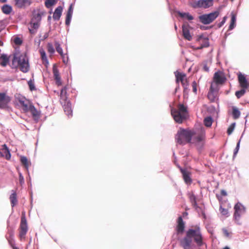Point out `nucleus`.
<instances>
[{
    "instance_id": "12",
    "label": "nucleus",
    "mask_w": 249,
    "mask_h": 249,
    "mask_svg": "<svg viewBox=\"0 0 249 249\" xmlns=\"http://www.w3.org/2000/svg\"><path fill=\"white\" fill-rule=\"evenodd\" d=\"M175 73L177 82L180 81L184 89H187L189 86V83L186 78V74L177 71Z\"/></svg>"
},
{
    "instance_id": "1",
    "label": "nucleus",
    "mask_w": 249,
    "mask_h": 249,
    "mask_svg": "<svg viewBox=\"0 0 249 249\" xmlns=\"http://www.w3.org/2000/svg\"><path fill=\"white\" fill-rule=\"evenodd\" d=\"M193 240L198 247L204 244L201 230L198 225L192 226L186 231L185 236L180 240V246L183 249H193Z\"/></svg>"
},
{
    "instance_id": "22",
    "label": "nucleus",
    "mask_w": 249,
    "mask_h": 249,
    "mask_svg": "<svg viewBox=\"0 0 249 249\" xmlns=\"http://www.w3.org/2000/svg\"><path fill=\"white\" fill-rule=\"evenodd\" d=\"M197 41L199 42L202 41V44L199 47H197L196 49L200 50L203 48L208 47L209 46V40L208 38H203L202 36H199L197 39Z\"/></svg>"
},
{
    "instance_id": "17",
    "label": "nucleus",
    "mask_w": 249,
    "mask_h": 249,
    "mask_svg": "<svg viewBox=\"0 0 249 249\" xmlns=\"http://www.w3.org/2000/svg\"><path fill=\"white\" fill-rule=\"evenodd\" d=\"M45 14V12L43 11L40 10V9H36L33 11V17L31 20L40 22L41 20L42 16Z\"/></svg>"
},
{
    "instance_id": "15",
    "label": "nucleus",
    "mask_w": 249,
    "mask_h": 249,
    "mask_svg": "<svg viewBox=\"0 0 249 249\" xmlns=\"http://www.w3.org/2000/svg\"><path fill=\"white\" fill-rule=\"evenodd\" d=\"M185 230V223L181 216L178 217L177 220V225L176 227V231L178 234H182Z\"/></svg>"
},
{
    "instance_id": "55",
    "label": "nucleus",
    "mask_w": 249,
    "mask_h": 249,
    "mask_svg": "<svg viewBox=\"0 0 249 249\" xmlns=\"http://www.w3.org/2000/svg\"><path fill=\"white\" fill-rule=\"evenodd\" d=\"M72 11H73L72 5H71L69 8L67 13H70V14H72Z\"/></svg>"
},
{
    "instance_id": "21",
    "label": "nucleus",
    "mask_w": 249,
    "mask_h": 249,
    "mask_svg": "<svg viewBox=\"0 0 249 249\" xmlns=\"http://www.w3.org/2000/svg\"><path fill=\"white\" fill-rule=\"evenodd\" d=\"M15 5L18 8L29 6L32 3L30 0H14Z\"/></svg>"
},
{
    "instance_id": "36",
    "label": "nucleus",
    "mask_w": 249,
    "mask_h": 249,
    "mask_svg": "<svg viewBox=\"0 0 249 249\" xmlns=\"http://www.w3.org/2000/svg\"><path fill=\"white\" fill-rule=\"evenodd\" d=\"M212 123L213 120L211 117H207L204 120V124L207 127H210L212 124Z\"/></svg>"
},
{
    "instance_id": "8",
    "label": "nucleus",
    "mask_w": 249,
    "mask_h": 249,
    "mask_svg": "<svg viewBox=\"0 0 249 249\" xmlns=\"http://www.w3.org/2000/svg\"><path fill=\"white\" fill-rule=\"evenodd\" d=\"M193 137V143L196 144L203 143L206 138L204 128L201 127L196 131H195V135Z\"/></svg>"
},
{
    "instance_id": "4",
    "label": "nucleus",
    "mask_w": 249,
    "mask_h": 249,
    "mask_svg": "<svg viewBox=\"0 0 249 249\" xmlns=\"http://www.w3.org/2000/svg\"><path fill=\"white\" fill-rule=\"evenodd\" d=\"M188 114L187 107L183 104H179L178 109L172 108L171 115L174 120L179 124L182 123Z\"/></svg>"
},
{
    "instance_id": "37",
    "label": "nucleus",
    "mask_w": 249,
    "mask_h": 249,
    "mask_svg": "<svg viewBox=\"0 0 249 249\" xmlns=\"http://www.w3.org/2000/svg\"><path fill=\"white\" fill-rule=\"evenodd\" d=\"M54 46L56 49V50L58 53L60 55H62L63 54V50L62 48L60 46V44H59V42L58 41H55L54 42Z\"/></svg>"
},
{
    "instance_id": "64",
    "label": "nucleus",
    "mask_w": 249,
    "mask_h": 249,
    "mask_svg": "<svg viewBox=\"0 0 249 249\" xmlns=\"http://www.w3.org/2000/svg\"><path fill=\"white\" fill-rule=\"evenodd\" d=\"M223 249H230L228 247H225Z\"/></svg>"
},
{
    "instance_id": "23",
    "label": "nucleus",
    "mask_w": 249,
    "mask_h": 249,
    "mask_svg": "<svg viewBox=\"0 0 249 249\" xmlns=\"http://www.w3.org/2000/svg\"><path fill=\"white\" fill-rule=\"evenodd\" d=\"M39 25V22L31 20L30 22V27L29 28L30 33L33 35L35 34Z\"/></svg>"
},
{
    "instance_id": "14",
    "label": "nucleus",
    "mask_w": 249,
    "mask_h": 249,
    "mask_svg": "<svg viewBox=\"0 0 249 249\" xmlns=\"http://www.w3.org/2000/svg\"><path fill=\"white\" fill-rule=\"evenodd\" d=\"M180 171L182 175L183 179L185 183L187 185H190L192 183V179L191 178V173L186 169H183L178 166Z\"/></svg>"
},
{
    "instance_id": "27",
    "label": "nucleus",
    "mask_w": 249,
    "mask_h": 249,
    "mask_svg": "<svg viewBox=\"0 0 249 249\" xmlns=\"http://www.w3.org/2000/svg\"><path fill=\"white\" fill-rule=\"evenodd\" d=\"M64 110L66 113V115L69 117L72 116V109L71 107V104L69 102H67L64 105Z\"/></svg>"
},
{
    "instance_id": "31",
    "label": "nucleus",
    "mask_w": 249,
    "mask_h": 249,
    "mask_svg": "<svg viewBox=\"0 0 249 249\" xmlns=\"http://www.w3.org/2000/svg\"><path fill=\"white\" fill-rule=\"evenodd\" d=\"M20 160L22 165L24 166L26 169H28L30 165V163L28 159L25 156H21Z\"/></svg>"
},
{
    "instance_id": "56",
    "label": "nucleus",
    "mask_w": 249,
    "mask_h": 249,
    "mask_svg": "<svg viewBox=\"0 0 249 249\" xmlns=\"http://www.w3.org/2000/svg\"><path fill=\"white\" fill-rule=\"evenodd\" d=\"M9 245H10V246L13 249H18V248L17 247L15 246V241H14L13 242H12V244H9Z\"/></svg>"
},
{
    "instance_id": "58",
    "label": "nucleus",
    "mask_w": 249,
    "mask_h": 249,
    "mask_svg": "<svg viewBox=\"0 0 249 249\" xmlns=\"http://www.w3.org/2000/svg\"><path fill=\"white\" fill-rule=\"evenodd\" d=\"M19 181L22 183L24 182V178L21 175V174H19Z\"/></svg>"
},
{
    "instance_id": "26",
    "label": "nucleus",
    "mask_w": 249,
    "mask_h": 249,
    "mask_svg": "<svg viewBox=\"0 0 249 249\" xmlns=\"http://www.w3.org/2000/svg\"><path fill=\"white\" fill-rule=\"evenodd\" d=\"M13 193L10 195L9 199L12 207H14L18 203L17 195L16 192L12 191Z\"/></svg>"
},
{
    "instance_id": "52",
    "label": "nucleus",
    "mask_w": 249,
    "mask_h": 249,
    "mask_svg": "<svg viewBox=\"0 0 249 249\" xmlns=\"http://www.w3.org/2000/svg\"><path fill=\"white\" fill-rule=\"evenodd\" d=\"M193 91L195 93H197V83L196 81H193L192 83Z\"/></svg>"
},
{
    "instance_id": "2",
    "label": "nucleus",
    "mask_w": 249,
    "mask_h": 249,
    "mask_svg": "<svg viewBox=\"0 0 249 249\" xmlns=\"http://www.w3.org/2000/svg\"><path fill=\"white\" fill-rule=\"evenodd\" d=\"M195 134V130L193 129L180 128L175 136L176 141L180 145L191 143L192 138Z\"/></svg>"
},
{
    "instance_id": "42",
    "label": "nucleus",
    "mask_w": 249,
    "mask_h": 249,
    "mask_svg": "<svg viewBox=\"0 0 249 249\" xmlns=\"http://www.w3.org/2000/svg\"><path fill=\"white\" fill-rule=\"evenodd\" d=\"M56 2V0H47L45 2V5L47 8H50L54 5Z\"/></svg>"
},
{
    "instance_id": "20",
    "label": "nucleus",
    "mask_w": 249,
    "mask_h": 249,
    "mask_svg": "<svg viewBox=\"0 0 249 249\" xmlns=\"http://www.w3.org/2000/svg\"><path fill=\"white\" fill-rule=\"evenodd\" d=\"M14 229L11 227H8L7 232L5 235L6 239L8 240L9 244H12L15 241L14 238Z\"/></svg>"
},
{
    "instance_id": "13",
    "label": "nucleus",
    "mask_w": 249,
    "mask_h": 249,
    "mask_svg": "<svg viewBox=\"0 0 249 249\" xmlns=\"http://www.w3.org/2000/svg\"><path fill=\"white\" fill-rule=\"evenodd\" d=\"M219 90V88L217 86L211 85L210 90L208 93V98L211 102H214L217 96V92Z\"/></svg>"
},
{
    "instance_id": "49",
    "label": "nucleus",
    "mask_w": 249,
    "mask_h": 249,
    "mask_svg": "<svg viewBox=\"0 0 249 249\" xmlns=\"http://www.w3.org/2000/svg\"><path fill=\"white\" fill-rule=\"evenodd\" d=\"M48 36H49V33L48 32L45 33V34H44V35L42 36H40L39 37L40 38V39L39 40V44H40V43L41 41H43L45 39H47L48 37Z\"/></svg>"
},
{
    "instance_id": "28",
    "label": "nucleus",
    "mask_w": 249,
    "mask_h": 249,
    "mask_svg": "<svg viewBox=\"0 0 249 249\" xmlns=\"http://www.w3.org/2000/svg\"><path fill=\"white\" fill-rule=\"evenodd\" d=\"M9 62V58L6 54H2L0 57V65L5 67Z\"/></svg>"
},
{
    "instance_id": "32",
    "label": "nucleus",
    "mask_w": 249,
    "mask_h": 249,
    "mask_svg": "<svg viewBox=\"0 0 249 249\" xmlns=\"http://www.w3.org/2000/svg\"><path fill=\"white\" fill-rule=\"evenodd\" d=\"M1 10L2 12L5 14H9L12 10V8L11 6L7 5V4H4L1 8Z\"/></svg>"
},
{
    "instance_id": "40",
    "label": "nucleus",
    "mask_w": 249,
    "mask_h": 249,
    "mask_svg": "<svg viewBox=\"0 0 249 249\" xmlns=\"http://www.w3.org/2000/svg\"><path fill=\"white\" fill-rule=\"evenodd\" d=\"M47 51L51 54H53L55 52L54 49L53 44L51 43H48L47 45Z\"/></svg>"
},
{
    "instance_id": "25",
    "label": "nucleus",
    "mask_w": 249,
    "mask_h": 249,
    "mask_svg": "<svg viewBox=\"0 0 249 249\" xmlns=\"http://www.w3.org/2000/svg\"><path fill=\"white\" fill-rule=\"evenodd\" d=\"M62 12V7L61 6H58L57 7L53 14V18L54 20H58L60 19Z\"/></svg>"
},
{
    "instance_id": "5",
    "label": "nucleus",
    "mask_w": 249,
    "mask_h": 249,
    "mask_svg": "<svg viewBox=\"0 0 249 249\" xmlns=\"http://www.w3.org/2000/svg\"><path fill=\"white\" fill-rule=\"evenodd\" d=\"M233 218L238 224L242 223V217L245 214L246 209L245 207L240 202H237L234 206Z\"/></svg>"
},
{
    "instance_id": "19",
    "label": "nucleus",
    "mask_w": 249,
    "mask_h": 249,
    "mask_svg": "<svg viewBox=\"0 0 249 249\" xmlns=\"http://www.w3.org/2000/svg\"><path fill=\"white\" fill-rule=\"evenodd\" d=\"M238 79L240 86L242 88L247 89L249 87V83L244 75L239 73L238 75Z\"/></svg>"
},
{
    "instance_id": "39",
    "label": "nucleus",
    "mask_w": 249,
    "mask_h": 249,
    "mask_svg": "<svg viewBox=\"0 0 249 249\" xmlns=\"http://www.w3.org/2000/svg\"><path fill=\"white\" fill-rule=\"evenodd\" d=\"M219 211L223 215L227 217L229 216V214L228 209L223 208L222 205L220 206Z\"/></svg>"
},
{
    "instance_id": "59",
    "label": "nucleus",
    "mask_w": 249,
    "mask_h": 249,
    "mask_svg": "<svg viewBox=\"0 0 249 249\" xmlns=\"http://www.w3.org/2000/svg\"><path fill=\"white\" fill-rule=\"evenodd\" d=\"M203 70L205 71H207L208 72L209 71V67L207 65H205L203 67Z\"/></svg>"
},
{
    "instance_id": "54",
    "label": "nucleus",
    "mask_w": 249,
    "mask_h": 249,
    "mask_svg": "<svg viewBox=\"0 0 249 249\" xmlns=\"http://www.w3.org/2000/svg\"><path fill=\"white\" fill-rule=\"evenodd\" d=\"M226 17H225L223 18V20H222L221 22H220L219 24H218V27H221L224 23L225 22H226Z\"/></svg>"
},
{
    "instance_id": "18",
    "label": "nucleus",
    "mask_w": 249,
    "mask_h": 249,
    "mask_svg": "<svg viewBox=\"0 0 249 249\" xmlns=\"http://www.w3.org/2000/svg\"><path fill=\"white\" fill-rule=\"evenodd\" d=\"M19 103L21 106L23 110L25 112H28V109L33 104L31 103L28 100L25 99V98H22L19 99Z\"/></svg>"
},
{
    "instance_id": "10",
    "label": "nucleus",
    "mask_w": 249,
    "mask_h": 249,
    "mask_svg": "<svg viewBox=\"0 0 249 249\" xmlns=\"http://www.w3.org/2000/svg\"><path fill=\"white\" fill-rule=\"evenodd\" d=\"M213 4V0H198L195 1L192 6L194 8L207 9Z\"/></svg>"
},
{
    "instance_id": "43",
    "label": "nucleus",
    "mask_w": 249,
    "mask_h": 249,
    "mask_svg": "<svg viewBox=\"0 0 249 249\" xmlns=\"http://www.w3.org/2000/svg\"><path fill=\"white\" fill-rule=\"evenodd\" d=\"M190 201H191L192 205L194 207H196L197 206L196 197V196L194 195L193 194V195L190 196Z\"/></svg>"
},
{
    "instance_id": "47",
    "label": "nucleus",
    "mask_w": 249,
    "mask_h": 249,
    "mask_svg": "<svg viewBox=\"0 0 249 249\" xmlns=\"http://www.w3.org/2000/svg\"><path fill=\"white\" fill-rule=\"evenodd\" d=\"M53 72L54 77H56V76H58L60 75L59 71L57 69V68H56V67H55V66H53Z\"/></svg>"
},
{
    "instance_id": "33",
    "label": "nucleus",
    "mask_w": 249,
    "mask_h": 249,
    "mask_svg": "<svg viewBox=\"0 0 249 249\" xmlns=\"http://www.w3.org/2000/svg\"><path fill=\"white\" fill-rule=\"evenodd\" d=\"M178 15L181 18H187L188 20H193L194 19V17L192 15L189 14V13H181V12H179L178 13Z\"/></svg>"
},
{
    "instance_id": "57",
    "label": "nucleus",
    "mask_w": 249,
    "mask_h": 249,
    "mask_svg": "<svg viewBox=\"0 0 249 249\" xmlns=\"http://www.w3.org/2000/svg\"><path fill=\"white\" fill-rule=\"evenodd\" d=\"M221 195L222 196H227V193L225 190H221L220 192Z\"/></svg>"
},
{
    "instance_id": "44",
    "label": "nucleus",
    "mask_w": 249,
    "mask_h": 249,
    "mask_svg": "<svg viewBox=\"0 0 249 249\" xmlns=\"http://www.w3.org/2000/svg\"><path fill=\"white\" fill-rule=\"evenodd\" d=\"M28 85L29 86L30 90L31 91H32L33 90H36V87L34 84V82L32 80H30L28 82Z\"/></svg>"
},
{
    "instance_id": "50",
    "label": "nucleus",
    "mask_w": 249,
    "mask_h": 249,
    "mask_svg": "<svg viewBox=\"0 0 249 249\" xmlns=\"http://www.w3.org/2000/svg\"><path fill=\"white\" fill-rule=\"evenodd\" d=\"M60 55L62 58L63 63L65 64H67L68 62V57L67 55V54L63 53V54H62V55Z\"/></svg>"
},
{
    "instance_id": "61",
    "label": "nucleus",
    "mask_w": 249,
    "mask_h": 249,
    "mask_svg": "<svg viewBox=\"0 0 249 249\" xmlns=\"http://www.w3.org/2000/svg\"><path fill=\"white\" fill-rule=\"evenodd\" d=\"M237 149L239 150V142H238L237 144L236 148Z\"/></svg>"
},
{
    "instance_id": "63",
    "label": "nucleus",
    "mask_w": 249,
    "mask_h": 249,
    "mask_svg": "<svg viewBox=\"0 0 249 249\" xmlns=\"http://www.w3.org/2000/svg\"><path fill=\"white\" fill-rule=\"evenodd\" d=\"M6 0H0V2L1 3H4V2H6Z\"/></svg>"
},
{
    "instance_id": "51",
    "label": "nucleus",
    "mask_w": 249,
    "mask_h": 249,
    "mask_svg": "<svg viewBox=\"0 0 249 249\" xmlns=\"http://www.w3.org/2000/svg\"><path fill=\"white\" fill-rule=\"evenodd\" d=\"M54 80H55L56 84L58 86L61 85L62 82H61V77L60 75L58 76L54 77Z\"/></svg>"
},
{
    "instance_id": "11",
    "label": "nucleus",
    "mask_w": 249,
    "mask_h": 249,
    "mask_svg": "<svg viewBox=\"0 0 249 249\" xmlns=\"http://www.w3.org/2000/svg\"><path fill=\"white\" fill-rule=\"evenodd\" d=\"M12 98L6 92H0V108L4 109L8 107L11 101Z\"/></svg>"
},
{
    "instance_id": "6",
    "label": "nucleus",
    "mask_w": 249,
    "mask_h": 249,
    "mask_svg": "<svg viewBox=\"0 0 249 249\" xmlns=\"http://www.w3.org/2000/svg\"><path fill=\"white\" fill-rule=\"evenodd\" d=\"M28 228L27 221L24 212L22 213L21 221L18 229L19 235L18 237L20 241L25 239L26 234L28 231Z\"/></svg>"
},
{
    "instance_id": "60",
    "label": "nucleus",
    "mask_w": 249,
    "mask_h": 249,
    "mask_svg": "<svg viewBox=\"0 0 249 249\" xmlns=\"http://www.w3.org/2000/svg\"><path fill=\"white\" fill-rule=\"evenodd\" d=\"M239 150L237 149L236 148H235L234 151V156H235L236 154L237 153Z\"/></svg>"
},
{
    "instance_id": "3",
    "label": "nucleus",
    "mask_w": 249,
    "mask_h": 249,
    "mask_svg": "<svg viewBox=\"0 0 249 249\" xmlns=\"http://www.w3.org/2000/svg\"><path fill=\"white\" fill-rule=\"evenodd\" d=\"M11 67L14 69L19 68L23 72H27L29 70V64L26 56L19 53L15 54Z\"/></svg>"
},
{
    "instance_id": "30",
    "label": "nucleus",
    "mask_w": 249,
    "mask_h": 249,
    "mask_svg": "<svg viewBox=\"0 0 249 249\" xmlns=\"http://www.w3.org/2000/svg\"><path fill=\"white\" fill-rule=\"evenodd\" d=\"M241 113L239 109L235 107H232V115L235 120L237 119L240 116Z\"/></svg>"
},
{
    "instance_id": "53",
    "label": "nucleus",
    "mask_w": 249,
    "mask_h": 249,
    "mask_svg": "<svg viewBox=\"0 0 249 249\" xmlns=\"http://www.w3.org/2000/svg\"><path fill=\"white\" fill-rule=\"evenodd\" d=\"M14 43L16 45H20L22 43V40L19 37H16L14 39Z\"/></svg>"
},
{
    "instance_id": "29",
    "label": "nucleus",
    "mask_w": 249,
    "mask_h": 249,
    "mask_svg": "<svg viewBox=\"0 0 249 249\" xmlns=\"http://www.w3.org/2000/svg\"><path fill=\"white\" fill-rule=\"evenodd\" d=\"M2 150L3 151V153H2L4 155L5 154L6 159L7 160H10L11 158V154L7 145L5 144H4L2 145Z\"/></svg>"
},
{
    "instance_id": "38",
    "label": "nucleus",
    "mask_w": 249,
    "mask_h": 249,
    "mask_svg": "<svg viewBox=\"0 0 249 249\" xmlns=\"http://www.w3.org/2000/svg\"><path fill=\"white\" fill-rule=\"evenodd\" d=\"M66 87H64L63 88H62L60 91V99L63 100L64 101H66L67 98L66 96Z\"/></svg>"
},
{
    "instance_id": "7",
    "label": "nucleus",
    "mask_w": 249,
    "mask_h": 249,
    "mask_svg": "<svg viewBox=\"0 0 249 249\" xmlns=\"http://www.w3.org/2000/svg\"><path fill=\"white\" fill-rule=\"evenodd\" d=\"M219 15V11H214L199 16V21L203 24H209L213 22Z\"/></svg>"
},
{
    "instance_id": "34",
    "label": "nucleus",
    "mask_w": 249,
    "mask_h": 249,
    "mask_svg": "<svg viewBox=\"0 0 249 249\" xmlns=\"http://www.w3.org/2000/svg\"><path fill=\"white\" fill-rule=\"evenodd\" d=\"M39 52L40 54V56H41V58L42 60L43 61L46 62L47 63H48V60L47 57L46 55V53H45V51L44 50V49L43 48H40L39 50Z\"/></svg>"
},
{
    "instance_id": "46",
    "label": "nucleus",
    "mask_w": 249,
    "mask_h": 249,
    "mask_svg": "<svg viewBox=\"0 0 249 249\" xmlns=\"http://www.w3.org/2000/svg\"><path fill=\"white\" fill-rule=\"evenodd\" d=\"M72 17V14L70 13H67L65 23L67 25H69L70 23V21Z\"/></svg>"
},
{
    "instance_id": "24",
    "label": "nucleus",
    "mask_w": 249,
    "mask_h": 249,
    "mask_svg": "<svg viewBox=\"0 0 249 249\" xmlns=\"http://www.w3.org/2000/svg\"><path fill=\"white\" fill-rule=\"evenodd\" d=\"M30 111L35 119H38L40 116L39 112L35 108L32 104L28 109V112Z\"/></svg>"
},
{
    "instance_id": "41",
    "label": "nucleus",
    "mask_w": 249,
    "mask_h": 249,
    "mask_svg": "<svg viewBox=\"0 0 249 249\" xmlns=\"http://www.w3.org/2000/svg\"><path fill=\"white\" fill-rule=\"evenodd\" d=\"M246 92V89H242L241 90L236 91L235 92V95L238 99H239L243 95L245 94Z\"/></svg>"
},
{
    "instance_id": "45",
    "label": "nucleus",
    "mask_w": 249,
    "mask_h": 249,
    "mask_svg": "<svg viewBox=\"0 0 249 249\" xmlns=\"http://www.w3.org/2000/svg\"><path fill=\"white\" fill-rule=\"evenodd\" d=\"M235 124V123H232L228 127L227 130V133L228 135H231L234 129Z\"/></svg>"
},
{
    "instance_id": "62",
    "label": "nucleus",
    "mask_w": 249,
    "mask_h": 249,
    "mask_svg": "<svg viewBox=\"0 0 249 249\" xmlns=\"http://www.w3.org/2000/svg\"><path fill=\"white\" fill-rule=\"evenodd\" d=\"M4 154L0 151V157H3Z\"/></svg>"
},
{
    "instance_id": "9",
    "label": "nucleus",
    "mask_w": 249,
    "mask_h": 249,
    "mask_svg": "<svg viewBox=\"0 0 249 249\" xmlns=\"http://www.w3.org/2000/svg\"><path fill=\"white\" fill-rule=\"evenodd\" d=\"M226 81V78L224 73L220 71L214 73L213 78V81L211 85H214V86L223 85Z\"/></svg>"
},
{
    "instance_id": "35",
    "label": "nucleus",
    "mask_w": 249,
    "mask_h": 249,
    "mask_svg": "<svg viewBox=\"0 0 249 249\" xmlns=\"http://www.w3.org/2000/svg\"><path fill=\"white\" fill-rule=\"evenodd\" d=\"M235 22H236V16L234 14H232L231 18V23L229 26V30H232L235 25Z\"/></svg>"
},
{
    "instance_id": "16",
    "label": "nucleus",
    "mask_w": 249,
    "mask_h": 249,
    "mask_svg": "<svg viewBox=\"0 0 249 249\" xmlns=\"http://www.w3.org/2000/svg\"><path fill=\"white\" fill-rule=\"evenodd\" d=\"M190 26L187 23H184L182 25V33L184 38L189 41H190L192 39V36L190 33L189 29Z\"/></svg>"
},
{
    "instance_id": "48",
    "label": "nucleus",
    "mask_w": 249,
    "mask_h": 249,
    "mask_svg": "<svg viewBox=\"0 0 249 249\" xmlns=\"http://www.w3.org/2000/svg\"><path fill=\"white\" fill-rule=\"evenodd\" d=\"M222 231L224 236L226 237H230L231 235V232H230L227 229L223 228Z\"/></svg>"
}]
</instances>
